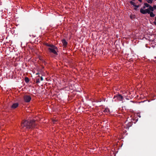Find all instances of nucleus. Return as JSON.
<instances>
[{
  "instance_id": "f257e3e1",
  "label": "nucleus",
  "mask_w": 156,
  "mask_h": 156,
  "mask_svg": "<svg viewBox=\"0 0 156 156\" xmlns=\"http://www.w3.org/2000/svg\"><path fill=\"white\" fill-rule=\"evenodd\" d=\"M35 124V122L34 120L30 122L27 120H25L22 122L21 126L22 128L25 129L32 128L34 127Z\"/></svg>"
},
{
  "instance_id": "f03ea898",
  "label": "nucleus",
  "mask_w": 156,
  "mask_h": 156,
  "mask_svg": "<svg viewBox=\"0 0 156 156\" xmlns=\"http://www.w3.org/2000/svg\"><path fill=\"white\" fill-rule=\"evenodd\" d=\"M156 9V6L154 5L153 7L150 6L148 8L145 9H140V12L143 14H146L147 13H150L151 11H153L154 9Z\"/></svg>"
},
{
  "instance_id": "7ed1b4c3",
  "label": "nucleus",
  "mask_w": 156,
  "mask_h": 156,
  "mask_svg": "<svg viewBox=\"0 0 156 156\" xmlns=\"http://www.w3.org/2000/svg\"><path fill=\"white\" fill-rule=\"evenodd\" d=\"M48 50H49L50 52L53 53L55 55H57V48L54 45L51 46V47L48 48Z\"/></svg>"
},
{
  "instance_id": "20e7f679",
  "label": "nucleus",
  "mask_w": 156,
  "mask_h": 156,
  "mask_svg": "<svg viewBox=\"0 0 156 156\" xmlns=\"http://www.w3.org/2000/svg\"><path fill=\"white\" fill-rule=\"evenodd\" d=\"M24 101L26 102H29L31 99V98L30 95H25L23 97Z\"/></svg>"
},
{
  "instance_id": "39448f33",
  "label": "nucleus",
  "mask_w": 156,
  "mask_h": 156,
  "mask_svg": "<svg viewBox=\"0 0 156 156\" xmlns=\"http://www.w3.org/2000/svg\"><path fill=\"white\" fill-rule=\"evenodd\" d=\"M132 124V122H128L126 121L125 123L123 125V126L126 128H128L131 126Z\"/></svg>"
},
{
  "instance_id": "423d86ee",
  "label": "nucleus",
  "mask_w": 156,
  "mask_h": 156,
  "mask_svg": "<svg viewBox=\"0 0 156 156\" xmlns=\"http://www.w3.org/2000/svg\"><path fill=\"white\" fill-rule=\"evenodd\" d=\"M116 98L118 101H122L123 99V97L120 94H117L115 95L114 98Z\"/></svg>"
},
{
  "instance_id": "0eeeda50",
  "label": "nucleus",
  "mask_w": 156,
  "mask_h": 156,
  "mask_svg": "<svg viewBox=\"0 0 156 156\" xmlns=\"http://www.w3.org/2000/svg\"><path fill=\"white\" fill-rule=\"evenodd\" d=\"M18 103H15L13 104L11 108L12 109H15L17 108L18 106Z\"/></svg>"
},
{
  "instance_id": "6e6552de",
  "label": "nucleus",
  "mask_w": 156,
  "mask_h": 156,
  "mask_svg": "<svg viewBox=\"0 0 156 156\" xmlns=\"http://www.w3.org/2000/svg\"><path fill=\"white\" fill-rule=\"evenodd\" d=\"M62 42L63 46L66 47L67 44V42L65 39L62 40Z\"/></svg>"
},
{
  "instance_id": "1a4fd4ad",
  "label": "nucleus",
  "mask_w": 156,
  "mask_h": 156,
  "mask_svg": "<svg viewBox=\"0 0 156 156\" xmlns=\"http://www.w3.org/2000/svg\"><path fill=\"white\" fill-rule=\"evenodd\" d=\"M58 119L56 118H53L52 119V121L53 123H55L58 121Z\"/></svg>"
},
{
  "instance_id": "9d476101",
  "label": "nucleus",
  "mask_w": 156,
  "mask_h": 156,
  "mask_svg": "<svg viewBox=\"0 0 156 156\" xmlns=\"http://www.w3.org/2000/svg\"><path fill=\"white\" fill-rule=\"evenodd\" d=\"M148 13L150 14V16L151 17H154L155 16V15L152 12H150V13Z\"/></svg>"
},
{
  "instance_id": "9b49d317",
  "label": "nucleus",
  "mask_w": 156,
  "mask_h": 156,
  "mask_svg": "<svg viewBox=\"0 0 156 156\" xmlns=\"http://www.w3.org/2000/svg\"><path fill=\"white\" fill-rule=\"evenodd\" d=\"M25 81L26 82L28 83L29 81V80L28 77H26L25 78Z\"/></svg>"
},
{
  "instance_id": "f8f14e48",
  "label": "nucleus",
  "mask_w": 156,
  "mask_h": 156,
  "mask_svg": "<svg viewBox=\"0 0 156 156\" xmlns=\"http://www.w3.org/2000/svg\"><path fill=\"white\" fill-rule=\"evenodd\" d=\"M104 112H109V109L108 108H105L104 110Z\"/></svg>"
},
{
  "instance_id": "ddd939ff",
  "label": "nucleus",
  "mask_w": 156,
  "mask_h": 156,
  "mask_svg": "<svg viewBox=\"0 0 156 156\" xmlns=\"http://www.w3.org/2000/svg\"><path fill=\"white\" fill-rule=\"evenodd\" d=\"M45 44L46 45L48 46H49V47H51V46H52V45L49 44L47 43H46Z\"/></svg>"
},
{
  "instance_id": "4468645a",
  "label": "nucleus",
  "mask_w": 156,
  "mask_h": 156,
  "mask_svg": "<svg viewBox=\"0 0 156 156\" xmlns=\"http://www.w3.org/2000/svg\"><path fill=\"white\" fill-rule=\"evenodd\" d=\"M153 0H148L147 2L148 3H151L152 2Z\"/></svg>"
},
{
  "instance_id": "2eb2a0df",
  "label": "nucleus",
  "mask_w": 156,
  "mask_h": 156,
  "mask_svg": "<svg viewBox=\"0 0 156 156\" xmlns=\"http://www.w3.org/2000/svg\"><path fill=\"white\" fill-rule=\"evenodd\" d=\"M154 23L155 25H156V16L155 18V21L154 22Z\"/></svg>"
},
{
  "instance_id": "dca6fc26",
  "label": "nucleus",
  "mask_w": 156,
  "mask_h": 156,
  "mask_svg": "<svg viewBox=\"0 0 156 156\" xmlns=\"http://www.w3.org/2000/svg\"><path fill=\"white\" fill-rule=\"evenodd\" d=\"M145 6H146L147 7H148L149 5H148L146 3V4H145Z\"/></svg>"
},
{
  "instance_id": "f3484780",
  "label": "nucleus",
  "mask_w": 156,
  "mask_h": 156,
  "mask_svg": "<svg viewBox=\"0 0 156 156\" xmlns=\"http://www.w3.org/2000/svg\"><path fill=\"white\" fill-rule=\"evenodd\" d=\"M41 81H42L43 80V78L42 77H41Z\"/></svg>"
},
{
  "instance_id": "a211bd4d",
  "label": "nucleus",
  "mask_w": 156,
  "mask_h": 156,
  "mask_svg": "<svg viewBox=\"0 0 156 156\" xmlns=\"http://www.w3.org/2000/svg\"><path fill=\"white\" fill-rule=\"evenodd\" d=\"M138 1L140 2H142V0H138Z\"/></svg>"
},
{
  "instance_id": "6ab92c4d",
  "label": "nucleus",
  "mask_w": 156,
  "mask_h": 156,
  "mask_svg": "<svg viewBox=\"0 0 156 156\" xmlns=\"http://www.w3.org/2000/svg\"><path fill=\"white\" fill-rule=\"evenodd\" d=\"M39 82V80H38L37 81L36 83H38Z\"/></svg>"
},
{
  "instance_id": "aec40b11",
  "label": "nucleus",
  "mask_w": 156,
  "mask_h": 156,
  "mask_svg": "<svg viewBox=\"0 0 156 156\" xmlns=\"http://www.w3.org/2000/svg\"><path fill=\"white\" fill-rule=\"evenodd\" d=\"M138 116H139V117H140V115H139Z\"/></svg>"
},
{
  "instance_id": "412c9836",
  "label": "nucleus",
  "mask_w": 156,
  "mask_h": 156,
  "mask_svg": "<svg viewBox=\"0 0 156 156\" xmlns=\"http://www.w3.org/2000/svg\"><path fill=\"white\" fill-rule=\"evenodd\" d=\"M126 93H127V91L126 92Z\"/></svg>"
},
{
  "instance_id": "4be33fe9",
  "label": "nucleus",
  "mask_w": 156,
  "mask_h": 156,
  "mask_svg": "<svg viewBox=\"0 0 156 156\" xmlns=\"http://www.w3.org/2000/svg\"><path fill=\"white\" fill-rule=\"evenodd\" d=\"M154 58H156V57H155Z\"/></svg>"
}]
</instances>
